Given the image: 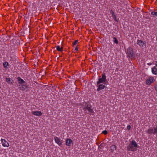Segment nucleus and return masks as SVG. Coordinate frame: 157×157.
Returning <instances> with one entry per match:
<instances>
[{
    "label": "nucleus",
    "instance_id": "obj_1",
    "mask_svg": "<svg viewBox=\"0 0 157 157\" xmlns=\"http://www.w3.org/2000/svg\"><path fill=\"white\" fill-rule=\"evenodd\" d=\"M82 108L84 112L90 115L94 113L93 109L91 108L92 106L90 103L85 102L83 104Z\"/></svg>",
    "mask_w": 157,
    "mask_h": 157
},
{
    "label": "nucleus",
    "instance_id": "obj_2",
    "mask_svg": "<svg viewBox=\"0 0 157 157\" xmlns=\"http://www.w3.org/2000/svg\"><path fill=\"white\" fill-rule=\"evenodd\" d=\"M138 145L135 140H132L127 147L128 151L135 152L137 150Z\"/></svg>",
    "mask_w": 157,
    "mask_h": 157
},
{
    "label": "nucleus",
    "instance_id": "obj_3",
    "mask_svg": "<svg viewBox=\"0 0 157 157\" xmlns=\"http://www.w3.org/2000/svg\"><path fill=\"white\" fill-rule=\"evenodd\" d=\"M126 52L127 57L129 58H134L135 57V54L133 52V49L131 47L128 48Z\"/></svg>",
    "mask_w": 157,
    "mask_h": 157
},
{
    "label": "nucleus",
    "instance_id": "obj_4",
    "mask_svg": "<svg viewBox=\"0 0 157 157\" xmlns=\"http://www.w3.org/2000/svg\"><path fill=\"white\" fill-rule=\"evenodd\" d=\"M106 77L105 73H103L102 75L101 78H99L98 79V81L97 82V86L101 83H103L105 85L106 84Z\"/></svg>",
    "mask_w": 157,
    "mask_h": 157
},
{
    "label": "nucleus",
    "instance_id": "obj_5",
    "mask_svg": "<svg viewBox=\"0 0 157 157\" xmlns=\"http://www.w3.org/2000/svg\"><path fill=\"white\" fill-rule=\"evenodd\" d=\"M146 132L149 134L156 135L157 137V125L152 128H149L146 131Z\"/></svg>",
    "mask_w": 157,
    "mask_h": 157
},
{
    "label": "nucleus",
    "instance_id": "obj_6",
    "mask_svg": "<svg viewBox=\"0 0 157 157\" xmlns=\"http://www.w3.org/2000/svg\"><path fill=\"white\" fill-rule=\"evenodd\" d=\"M155 80V79L153 76H150L146 80L145 83L147 85H150L151 84L154 82Z\"/></svg>",
    "mask_w": 157,
    "mask_h": 157
},
{
    "label": "nucleus",
    "instance_id": "obj_7",
    "mask_svg": "<svg viewBox=\"0 0 157 157\" xmlns=\"http://www.w3.org/2000/svg\"><path fill=\"white\" fill-rule=\"evenodd\" d=\"M137 44L141 48H144L146 47V42L141 40H138L137 41Z\"/></svg>",
    "mask_w": 157,
    "mask_h": 157
},
{
    "label": "nucleus",
    "instance_id": "obj_8",
    "mask_svg": "<svg viewBox=\"0 0 157 157\" xmlns=\"http://www.w3.org/2000/svg\"><path fill=\"white\" fill-rule=\"evenodd\" d=\"M1 141L3 147H8L9 146V143L5 139H1Z\"/></svg>",
    "mask_w": 157,
    "mask_h": 157
},
{
    "label": "nucleus",
    "instance_id": "obj_9",
    "mask_svg": "<svg viewBox=\"0 0 157 157\" xmlns=\"http://www.w3.org/2000/svg\"><path fill=\"white\" fill-rule=\"evenodd\" d=\"M54 140L55 142L59 146H61L62 145L63 143L62 140L59 138L57 136H55L54 137Z\"/></svg>",
    "mask_w": 157,
    "mask_h": 157
},
{
    "label": "nucleus",
    "instance_id": "obj_10",
    "mask_svg": "<svg viewBox=\"0 0 157 157\" xmlns=\"http://www.w3.org/2000/svg\"><path fill=\"white\" fill-rule=\"evenodd\" d=\"M32 113L33 115L37 116H41L42 114V113L40 111H33Z\"/></svg>",
    "mask_w": 157,
    "mask_h": 157
},
{
    "label": "nucleus",
    "instance_id": "obj_11",
    "mask_svg": "<svg viewBox=\"0 0 157 157\" xmlns=\"http://www.w3.org/2000/svg\"><path fill=\"white\" fill-rule=\"evenodd\" d=\"M102 84H99L98 86V87L97 89V91H99L100 90H103L105 87V86L104 85Z\"/></svg>",
    "mask_w": 157,
    "mask_h": 157
},
{
    "label": "nucleus",
    "instance_id": "obj_12",
    "mask_svg": "<svg viewBox=\"0 0 157 157\" xmlns=\"http://www.w3.org/2000/svg\"><path fill=\"white\" fill-rule=\"evenodd\" d=\"M73 144V141L71 139H67L66 140V145L68 146H70L71 144Z\"/></svg>",
    "mask_w": 157,
    "mask_h": 157
},
{
    "label": "nucleus",
    "instance_id": "obj_13",
    "mask_svg": "<svg viewBox=\"0 0 157 157\" xmlns=\"http://www.w3.org/2000/svg\"><path fill=\"white\" fill-rule=\"evenodd\" d=\"M151 71L153 75H157V68L156 66H154L151 68Z\"/></svg>",
    "mask_w": 157,
    "mask_h": 157
},
{
    "label": "nucleus",
    "instance_id": "obj_14",
    "mask_svg": "<svg viewBox=\"0 0 157 157\" xmlns=\"http://www.w3.org/2000/svg\"><path fill=\"white\" fill-rule=\"evenodd\" d=\"M21 85H19V86H20ZM28 87L27 86L26 84H21V86L19 87V88L21 90H24Z\"/></svg>",
    "mask_w": 157,
    "mask_h": 157
},
{
    "label": "nucleus",
    "instance_id": "obj_15",
    "mask_svg": "<svg viewBox=\"0 0 157 157\" xmlns=\"http://www.w3.org/2000/svg\"><path fill=\"white\" fill-rule=\"evenodd\" d=\"M17 79L18 81V83L20 84L21 85L24 84L25 82L23 80V79L19 77L17 78Z\"/></svg>",
    "mask_w": 157,
    "mask_h": 157
},
{
    "label": "nucleus",
    "instance_id": "obj_16",
    "mask_svg": "<svg viewBox=\"0 0 157 157\" xmlns=\"http://www.w3.org/2000/svg\"><path fill=\"white\" fill-rule=\"evenodd\" d=\"M6 82L9 84L10 85L13 84V80L10 78H6Z\"/></svg>",
    "mask_w": 157,
    "mask_h": 157
},
{
    "label": "nucleus",
    "instance_id": "obj_17",
    "mask_svg": "<svg viewBox=\"0 0 157 157\" xmlns=\"http://www.w3.org/2000/svg\"><path fill=\"white\" fill-rule=\"evenodd\" d=\"M3 66L5 68H6V69L8 68V66H9V64L8 62H4L3 63Z\"/></svg>",
    "mask_w": 157,
    "mask_h": 157
},
{
    "label": "nucleus",
    "instance_id": "obj_18",
    "mask_svg": "<svg viewBox=\"0 0 157 157\" xmlns=\"http://www.w3.org/2000/svg\"><path fill=\"white\" fill-rule=\"evenodd\" d=\"M110 150L111 152H113L116 149V147L115 145H112L110 147Z\"/></svg>",
    "mask_w": 157,
    "mask_h": 157
},
{
    "label": "nucleus",
    "instance_id": "obj_19",
    "mask_svg": "<svg viewBox=\"0 0 157 157\" xmlns=\"http://www.w3.org/2000/svg\"><path fill=\"white\" fill-rule=\"evenodd\" d=\"M56 48L57 50L58 51L62 52L63 51V48L61 47L60 48L59 46V45L57 46H56Z\"/></svg>",
    "mask_w": 157,
    "mask_h": 157
},
{
    "label": "nucleus",
    "instance_id": "obj_20",
    "mask_svg": "<svg viewBox=\"0 0 157 157\" xmlns=\"http://www.w3.org/2000/svg\"><path fill=\"white\" fill-rule=\"evenodd\" d=\"M112 17L116 21L118 22V20L117 19V17L115 14H114L112 15Z\"/></svg>",
    "mask_w": 157,
    "mask_h": 157
},
{
    "label": "nucleus",
    "instance_id": "obj_21",
    "mask_svg": "<svg viewBox=\"0 0 157 157\" xmlns=\"http://www.w3.org/2000/svg\"><path fill=\"white\" fill-rule=\"evenodd\" d=\"M113 39L114 40L113 41L114 43L116 44H117L118 43V41L117 38L116 37H114Z\"/></svg>",
    "mask_w": 157,
    "mask_h": 157
},
{
    "label": "nucleus",
    "instance_id": "obj_22",
    "mask_svg": "<svg viewBox=\"0 0 157 157\" xmlns=\"http://www.w3.org/2000/svg\"><path fill=\"white\" fill-rule=\"evenodd\" d=\"M151 14L152 15L157 17V12L152 11Z\"/></svg>",
    "mask_w": 157,
    "mask_h": 157
},
{
    "label": "nucleus",
    "instance_id": "obj_23",
    "mask_svg": "<svg viewBox=\"0 0 157 157\" xmlns=\"http://www.w3.org/2000/svg\"><path fill=\"white\" fill-rule=\"evenodd\" d=\"M78 42V40H76L73 43V45L74 46L76 45Z\"/></svg>",
    "mask_w": 157,
    "mask_h": 157
},
{
    "label": "nucleus",
    "instance_id": "obj_24",
    "mask_svg": "<svg viewBox=\"0 0 157 157\" xmlns=\"http://www.w3.org/2000/svg\"><path fill=\"white\" fill-rule=\"evenodd\" d=\"M102 133H103V134H104V135H106L108 134V132L105 130H104L102 132Z\"/></svg>",
    "mask_w": 157,
    "mask_h": 157
},
{
    "label": "nucleus",
    "instance_id": "obj_25",
    "mask_svg": "<svg viewBox=\"0 0 157 157\" xmlns=\"http://www.w3.org/2000/svg\"><path fill=\"white\" fill-rule=\"evenodd\" d=\"M110 13L112 14V15L115 14V13L113 11V10H111L110 11Z\"/></svg>",
    "mask_w": 157,
    "mask_h": 157
},
{
    "label": "nucleus",
    "instance_id": "obj_26",
    "mask_svg": "<svg viewBox=\"0 0 157 157\" xmlns=\"http://www.w3.org/2000/svg\"><path fill=\"white\" fill-rule=\"evenodd\" d=\"M131 126L130 125H128L127 126V129L128 130H129L131 128Z\"/></svg>",
    "mask_w": 157,
    "mask_h": 157
},
{
    "label": "nucleus",
    "instance_id": "obj_27",
    "mask_svg": "<svg viewBox=\"0 0 157 157\" xmlns=\"http://www.w3.org/2000/svg\"><path fill=\"white\" fill-rule=\"evenodd\" d=\"M155 90L157 92V85H156L155 86Z\"/></svg>",
    "mask_w": 157,
    "mask_h": 157
},
{
    "label": "nucleus",
    "instance_id": "obj_28",
    "mask_svg": "<svg viewBox=\"0 0 157 157\" xmlns=\"http://www.w3.org/2000/svg\"><path fill=\"white\" fill-rule=\"evenodd\" d=\"M152 64V63L151 62H150V63H147V64L148 65V66H150V65H151V64Z\"/></svg>",
    "mask_w": 157,
    "mask_h": 157
},
{
    "label": "nucleus",
    "instance_id": "obj_29",
    "mask_svg": "<svg viewBox=\"0 0 157 157\" xmlns=\"http://www.w3.org/2000/svg\"><path fill=\"white\" fill-rule=\"evenodd\" d=\"M75 50L76 51H78V48L77 47V46L75 47Z\"/></svg>",
    "mask_w": 157,
    "mask_h": 157
},
{
    "label": "nucleus",
    "instance_id": "obj_30",
    "mask_svg": "<svg viewBox=\"0 0 157 157\" xmlns=\"http://www.w3.org/2000/svg\"><path fill=\"white\" fill-rule=\"evenodd\" d=\"M155 66H156L157 67V63H155Z\"/></svg>",
    "mask_w": 157,
    "mask_h": 157
},
{
    "label": "nucleus",
    "instance_id": "obj_31",
    "mask_svg": "<svg viewBox=\"0 0 157 157\" xmlns=\"http://www.w3.org/2000/svg\"><path fill=\"white\" fill-rule=\"evenodd\" d=\"M155 63H157V61L155 62Z\"/></svg>",
    "mask_w": 157,
    "mask_h": 157
}]
</instances>
